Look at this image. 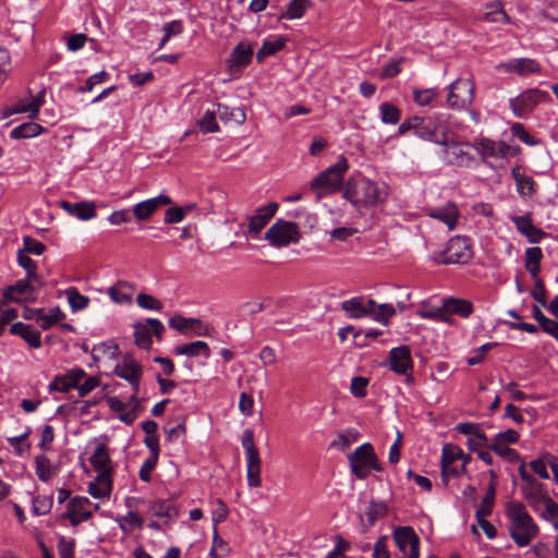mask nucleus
Masks as SVG:
<instances>
[{
    "instance_id": "nucleus-40",
    "label": "nucleus",
    "mask_w": 558,
    "mask_h": 558,
    "mask_svg": "<svg viewBox=\"0 0 558 558\" xmlns=\"http://www.w3.org/2000/svg\"><path fill=\"white\" fill-rule=\"evenodd\" d=\"M525 499L535 511L539 512L547 510L548 502L554 501L544 495L543 490H526Z\"/></svg>"
},
{
    "instance_id": "nucleus-25",
    "label": "nucleus",
    "mask_w": 558,
    "mask_h": 558,
    "mask_svg": "<svg viewBox=\"0 0 558 558\" xmlns=\"http://www.w3.org/2000/svg\"><path fill=\"white\" fill-rule=\"evenodd\" d=\"M441 311L451 315H458L462 318H468L473 314L474 307L469 300L450 296L442 299V305L439 312Z\"/></svg>"
},
{
    "instance_id": "nucleus-19",
    "label": "nucleus",
    "mask_w": 558,
    "mask_h": 558,
    "mask_svg": "<svg viewBox=\"0 0 558 558\" xmlns=\"http://www.w3.org/2000/svg\"><path fill=\"white\" fill-rule=\"evenodd\" d=\"M112 374L129 381L135 376H143V366L131 353H125L114 366Z\"/></svg>"
},
{
    "instance_id": "nucleus-54",
    "label": "nucleus",
    "mask_w": 558,
    "mask_h": 558,
    "mask_svg": "<svg viewBox=\"0 0 558 558\" xmlns=\"http://www.w3.org/2000/svg\"><path fill=\"white\" fill-rule=\"evenodd\" d=\"M136 303L140 307L148 311L160 312L163 308L161 301L156 299L154 295L146 293H138L136 296Z\"/></svg>"
},
{
    "instance_id": "nucleus-31",
    "label": "nucleus",
    "mask_w": 558,
    "mask_h": 558,
    "mask_svg": "<svg viewBox=\"0 0 558 558\" xmlns=\"http://www.w3.org/2000/svg\"><path fill=\"white\" fill-rule=\"evenodd\" d=\"M310 0H291L286 9L280 12L278 20H296L304 16L305 12L310 8Z\"/></svg>"
},
{
    "instance_id": "nucleus-45",
    "label": "nucleus",
    "mask_w": 558,
    "mask_h": 558,
    "mask_svg": "<svg viewBox=\"0 0 558 558\" xmlns=\"http://www.w3.org/2000/svg\"><path fill=\"white\" fill-rule=\"evenodd\" d=\"M195 207L194 204L186 206H174L166 210L163 221L167 225L181 222L185 216Z\"/></svg>"
},
{
    "instance_id": "nucleus-17",
    "label": "nucleus",
    "mask_w": 558,
    "mask_h": 558,
    "mask_svg": "<svg viewBox=\"0 0 558 558\" xmlns=\"http://www.w3.org/2000/svg\"><path fill=\"white\" fill-rule=\"evenodd\" d=\"M510 220L514 223L517 230L524 235L530 243H539L547 235L545 231L533 225L532 215L530 213L523 216H511Z\"/></svg>"
},
{
    "instance_id": "nucleus-29",
    "label": "nucleus",
    "mask_w": 558,
    "mask_h": 558,
    "mask_svg": "<svg viewBox=\"0 0 558 558\" xmlns=\"http://www.w3.org/2000/svg\"><path fill=\"white\" fill-rule=\"evenodd\" d=\"M543 259V251L538 246L527 247L525 250V260L524 267L526 271L531 275L533 280L541 279V262Z\"/></svg>"
},
{
    "instance_id": "nucleus-23",
    "label": "nucleus",
    "mask_w": 558,
    "mask_h": 558,
    "mask_svg": "<svg viewBox=\"0 0 558 558\" xmlns=\"http://www.w3.org/2000/svg\"><path fill=\"white\" fill-rule=\"evenodd\" d=\"M511 177L515 182L517 192L521 197H532L537 192L538 185L536 181L532 177L526 175L520 166L512 168Z\"/></svg>"
},
{
    "instance_id": "nucleus-4",
    "label": "nucleus",
    "mask_w": 558,
    "mask_h": 558,
    "mask_svg": "<svg viewBox=\"0 0 558 558\" xmlns=\"http://www.w3.org/2000/svg\"><path fill=\"white\" fill-rule=\"evenodd\" d=\"M439 146L441 148L437 155L447 166L472 168L476 162L475 156L466 149L472 147V143L450 137V130L445 137H441Z\"/></svg>"
},
{
    "instance_id": "nucleus-20",
    "label": "nucleus",
    "mask_w": 558,
    "mask_h": 558,
    "mask_svg": "<svg viewBox=\"0 0 558 558\" xmlns=\"http://www.w3.org/2000/svg\"><path fill=\"white\" fill-rule=\"evenodd\" d=\"M60 207L70 216L83 221L90 220L97 216L96 205L94 202L82 201L71 203L69 201H61Z\"/></svg>"
},
{
    "instance_id": "nucleus-30",
    "label": "nucleus",
    "mask_w": 558,
    "mask_h": 558,
    "mask_svg": "<svg viewBox=\"0 0 558 558\" xmlns=\"http://www.w3.org/2000/svg\"><path fill=\"white\" fill-rule=\"evenodd\" d=\"M46 131V128L41 126L40 124L28 121L12 129L10 132V137L12 140L33 138L45 133Z\"/></svg>"
},
{
    "instance_id": "nucleus-1",
    "label": "nucleus",
    "mask_w": 558,
    "mask_h": 558,
    "mask_svg": "<svg viewBox=\"0 0 558 558\" xmlns=\"http://www.w3.org/2000/svg\"><path fill=\"white\" fill-rule=\"evenodd\" d=\"M509 521L508 532L519 547L529 546L538 535L539 529L529 514L525 507L519 501H508L505 510Z\"/></svg>"
},
{
    "instance_id": "nucleus-22",
    "label": "nucleus",
    "mask_w": 558,
    "mask_h": 558,
    "mask_svg": "<svg viewBox=\"0 0 558 558\" xmlns=\"http://www.w3.org/2000/svg\"><path fill=\"white\" fill-rule=\"evenodd\" d=\"M97 505L93 504L85 497H74L69 504V517L72 523H78L87 520Z\"/></svg>"
},
{
    "instance_id": "nucleus-62",
    "label": "nucleus",
    "mask_w": 558,
    "mask_h": 558,
    "mask_svg": "<svg viewBox=\"0 0 558 558\" xmlns=\"http://www.w3.org/2000/svg\"><path fill=\"white\" fill-rule=\"evenodd\" d=\"M36 474L41 481H47L51 476L50 461L45 454L35 458Z\"/></svg>"
},
{
    "instance_id": "nucleus-3",
    "label": "nucleus",
    "mask_w": 558,
    "mask_h": 558,
    "mask_svg": "<svg viewBox=\"0 0 558 558\" xmlns=\"http://www.w3.org/2000/svg\"><path fill=\"white\" fill-rule=\"evenodd\" d=\"M349 169V162L344 156L338 161L318 173L310 182V190L315 193L316 199L340 191L343 184V175Z\"/></svg>"
},
{
    "instance_id": "nucleus-14",
    "label": "nucleus",
    "mask_w": 558,
    "mask_h": 558,
    "mask_svg": "<svg viewBox=\"0 0 558 558\" xmlns=\"http://www.w3.org/2000/svg\"><path fill=\"white\" fill-rule=\"evenodd\" d=\"M253 56V45L240 41L227 59L228 71L231 74L241 72L252 62Z\"/></svg>"
},
{
    "instance_id": "nucleus-24",
    "label": "nucleus",
    "mask_w": 558,
    "mask_h": 558,
    "mask_svg": "<svg viewBox=\"0 0 558 558\" xmlns=\"http://www.w3.org/2000/svg\"><path fill=\"white\" fill-rule=\"evenodd\" d=\"M10 333L22 338L31 348L39 349L41 347V333L32 325L17 322L11 325Z\"/></svg>"
},
{
    "instance_id": "nucleus-13",
    "label": "nucleus",
    "mask_w": 558,
    "mask_h": 558,
    "mask_svg": "<svg viewBox=\"0 0 558 558\" xmlns=\"http://www.w3.org/2000/svg\"><path fill=\"white\" fill-rule=\"evenodd\" d=\"M391 372L396 374L413 373V360L409 345H399L388 352V359L384 363Z\"/></svg>"
},
{
    "instance_id": "nucleus-61",
    "label": "nucleus",
    "mask_w": 558,
    "mask_h": 558,
    "mask_svg": "<svg viewBox=\"0 0 558 558\" xmlns=\"http://www.w3.org/2000/svg\"><path fill=\"white\" fill-rule=\"evenodd\" d=\"M25 254L41 255L46 251V245L40 241L26 235L23 238V250Z\"/></svg>"
},
{
    "instance_id": "nucleus-12",
    "label": "nucleus",
    "mask_w": 558,
    "mask_h": 558,
    "mask_svg": "<svg viewBox=\"0 0 558 558\" xmlns=\"http://www.w3.org/2000/svg\"><path fill=\"white\" fill-rule=\"evenodd\" d=\"M393 539L403 553L401 558H420V538L411 526L397 527Z\"/></svg>"
},
{
    "instance_id": "nucleus-26",
    "label": "nucleus",
    "mask_w": 558,
    "mask_h": 558,
    "mask_svg": "<svg viewBox=\"0 0 558 558\" xmlns=\"http://www.w3.org/2000/svg\"><path fill=\"white\" fill-rule=\"evenodd\" d=\"M175 355H186L189 357L203 356L205 360L210 357V348L207 342L197 340L189 343L177 345L173 349Z\"/></svg>"
},
{
    "instance_id": "nucleus-2",
    "label": "nucleus",
    "mask_w": 558,
    "mask_h": 558,
    "mask_svg": "<svg viewBox=\"0 0 558 558\" xmlns=\"http://www.w3.org/2000/svg\"><path fill=\"white\" fill-rule=\"evenodd\" d=\"M387 193L378 184L365 177L349 178L342 197L357 210L372 208L386 199Z\"/></svg>"
},
{
    "instance_id": "nucleus-50",
    "label": "nucleus",
    "mask_w": 558,
    "mask_h": 558,
    "mask_svg": "<svg viewBox=\"0 0 558 558\" xmlns=\"http://www.w3.org/2000/svg\"><path fill=\"white\" fill-rule=\"evenodd\" d=\"M32 433L29 426L26 427L25 432L20 436L9 437L8 442L14 448L19 456H23L24 451L29 450L31 444L27 442V438Z\"/></svg>"
},
{
    "instance_id": "nucleus-59",
    "label": "nucleus",
    "mask_w": 558,
    "mask_h": 558,
    "mask_svg": "<svg viewBox=\"0 0 558 558\" xmlns=\"http://www.w3.org/2000/svg\"><path fill=\"white\" fill-rule=\"evenodd\" d=\"M554 458L550 456V454H546L537 460H533L530 462V468L531 470L533 471V473H535L536 475H538L539 477L542 478H549V473H548V470H547V464H549L548 461H554L553 460Z\"/></svg>"
},
{
    "instance_id": "nucleus-60",
    "label": "nucleus",
    "mask_w": 558,
    "mask_h": 558,
    "mask_svg": "<svg viewBox=\"0 0 558 558\" xmlns=\"http://www.w3.org/2000/svg\"><path fill=\"white\" fill-rule=\"evenodd\" d=\"M229 545L227 542H225L215 530L214 537H213V546L210 548V556L213 558H221L226 557L229 554Z\"/></svg>"
},
{
    "instance_id": "nucleus-47",
    "label": "nucleus",
    "mask_w": 558,
    "mask_h": 558,
    "mask_svg": "<svg viewBox=\"0 0 558 558\" xmlns=\"http://www.w3.org/2000/svg\"><path fill=\"white\" fill-rule=\"evenodd\" d=\"M439 96L437 88L413 89V100L420 107L432 105L433 101Z\"/></svg>"
},
{
    "instance_id": "nucleus-35",
    "label": "nucleus",
    "mask_w": 558,
    "mask_h": 558,
    "mask_svg": "<svg viewBox=\"0 0 558 558\" xmlns=\"http://www.w3.org/2000/svg\"><path fill=\"white\" fill-rule=\"evenodd\" d=\"M396 307L390 303L377 304L376 306H372V313H369V317L384 326H388L390 318L396 315Z\"/></svg>"
},
{
    "instance_id": "nucleus-7",
    "label": "nucleus",
    "mask_w": 558,
    "mask_h": 558,
    "mask_svg": "<svg viewBox=\"0 0 558 558\" xmlns=\"http://www.w3.org/2000/svg\"><path fill=\"white\" fill-rule=\"evenodd\" d=\"M417 125L414 126L413 134L424 141L440 145L441 137H445L449 131L445 114L436 113L427 117L416 116Z\"/></svg>"
},
{
    "instance_id": "nucleus-42",
    "label": "nucleus",
    "mask_w": 558,
    "mask_h": 558,
    "mask_svg": "<svg viewBox=\"0 0 558 558\" xmlns=\"http://www.w3.org/2000/svg\"><path fill=\"white\" fill-rule=\"evenodd\" d=\"M511 134L527 146H538L542 140L531 135L520 122H513L510 126Z\"/></svg>"
},
{
    "instance_id": "nucleus-34",
    "label": "nucleus",
    "mask_w": 558,
    "mask_h": 558,
    "mask_svg": "<svg viewBox=\"0 0 558 558\" xmlns=\"http://www.w3.org/2000/svg\"><path fill=\"white\" fill-rule=\"evenodd\" d=\"M532 316L539 324L544 332L550 335L558 341V322L546 317L537 305H533Z\"/></svg>"
},
{
    "instance_id": "nucleus-16",
    "label": "nucleus",
    "mask_w": 558,
    "mask_h": 558,
    "mask_svg": "<svg viewBox=\"0 0 558 558\" xmlns=\"http://www.w3.org/2000/svg\"><path fill=\"white\" fill-rule=\"evenodd\" d=\"M172 198L166 194H159L156 197L137 203L133 208L134 217L140 220H148L162 206L172 204Z\"/></svg>"
},
{
    "instance_id": "nucleus-48",
    "label": "nucleus",
    "mask_w": 558,
    "mask_h": 558,
    "mask_svg": "<svg viewBox=\"0 0 558 558\" xmlns=\"http://www.w3.org/2000/svg\"><path fill=\"white\" fill-rule=\"evenodd\" d=\"M402 485H417L420 488H432V482L428 477L420 475L408 469L403 475L400 476Z\"/></svg>"
},
{
    "instance_id": "nucleus-15",
    "label": "nucleus",
    "mask_w": 558,
    "mask_h": 558,
    "mask_svg": "<svg viewBox=\"0 0 558 558\" xmlns=\"http://www.w3.org/2000/svg\"><path fill=\"white\" fill-rule=\"evenodd\" d=\"M372 306H376V301L373 299H365L364 296H354L341 302L340 307L345 313V316L351 319H361L369 317Z\"/></svg>"
},
{
    "instance_id": "nucleus-63",
    "label": "nucleus",
    "mask_w": 558,
    "mask_h": 558,
    "mask_svg": "<svg viewBox=\"0 0 558 558\" xmlns=\"http://www.w3.org/2000/svg\"><path fill=\"white\" fill-rule=\"evenodd\" d=\"M288 40L289 39L287 36L281 35L276 40H264L262 46L264 50H266V53H268L269 56H275L277 52L286 48Z\"/></svg>"
},
{
    "instance_id": "nucleus-8",
    "label": "nucleus",
    "mask_w": 558,
    "mask_h": 558,
    "mask_svg": "<svg viewBox=\"0 0 558 558\" xmlns=\"http://www.w3.org/2000/svg\"><path fill=\"white\" fill-rule=\"evenodd\" d=\"M550 100L551 97L548 92L538 88H527L509 99V108L515 118L527 119L538 105Z\"/></svg>"
},
{
    "instance_id": "nucleus-18",
    "label": "nucleus",
    "mask_w": 558,
    "mask_h": 558,
    "mask_svg": "<svg viewBox=\"0 0 558 558\" xmlns=\"http://www.w3.org/2000/svg\"><path fill=\"white\" fill-rule=\"evenodd\" d=\"M279 208L278 203L270 202L267 205L256 209V213L250 218L248 231L253 235H257L275 216Z\"/></svg>"
},
{
    "instance_id": "nucleus-41",
    "label": "nucleus",
    "mask_w": 558,
    "mask_h": 558,
    "mask_svg": "<svg viewBox=\"0 0 558 558\" xmlns=\"http://www.w3.org/2000/svg\"><path fill=\"white\" fill-rule=\"evenodd\" d=\"M388 510L386 501L372 500L365 513L368 525L372 526L377 520L385 518Z\"/></svg>"
},
{
    "instance_id": "nucleus-10",
    "label": "nucleus",
    "mask_w": 558,
    "mask_h": 558,
    "mask_svg": "<svg viewBox=\"0 0 558 558\" xmlns=\"http://www.w3.org/2000/svg\"><path fill=\"white\" fill-rule=\"evenodd\" d=\"M265 240L277 247L287 246L290 243H298L300 240L299 226L292 221L278 219L266 231Z\"/></svg>"
},
{
    "instance_id": "nucleus-6",
    "label": "nucleus",
    "mask_w": 558,
    "mask_h": 558,
    "mask_svg": "<svg viewBox=\"0 0 558 558\" xmlns=\"http://www.w3.org/2000/svg\"><path fill=\"white\" fill-rule=\"evenodd\" d=\"M351 472L357 478H366L372 471H383L381 463L371 442H364L348 456Z\"/></svg>"
},
{
    "instance_id": "nucleus-46",
    "label": "nucleus",
    "mask_w": 558,
    "mask_h": 558,
    "mask_svg": "<svg viewBox=\"0 0 558 558\" xmlns=\"http://www.w3.org/2000/svg\"><path fill=\"white\" fill-rule=\"evenodd\" d=\"M162 31H163V36L158 44L159 50L162 49L167 45V43L171 39V37L183 33V31H184L183 23L180 20L171 21L169 23L163 24Z\"/></svg>"
},
{
    "instance_id": "nucleus-38",
    "label": "nucleus",
    "mask_w": 558,
    "mask_h": 558,
    "mask_svg": "<svg viewBox=\"0 0 558 558\" xmlns=\"http://www.w3.org/2000/svg\"><path fill=\"white\" fill-rule=\"evenodd\" d=\"M150 512L153 515L171 519L178 515L175 505L170 500H158L151 504Z\"/></svg>"
},
{
    "instance_id": "nucleus-32",
    "label": "nucleus",
    "mask_w": 558,
    "mask_h": 558,
    "mask_svg": "<svg viewBox=\"0 0 558 558\" xmlns=\"http://www.w3.org/2000/svg\"><path fill=\"white\" fill-rule=\"evenodd\" d=\"M496 141L482 137L480 140H475L472 143V148H474L481 157V161L485 165H488L489 158H497V148Z\"/></svg>"
},
{
    "instance_id": "nucleus-33",
    "label": "nucleus",
    "mask_w": 558,
    "mask_h": 558,
    "mask_svg": "<svg viewBox=\"0 0 558 558\" xmlns=\"http://www.w3.org/2000/svg\"><path fill=\"white\" fill-rule=\"evenodd\" d=\"M217 116L223 122L233 121L238 124H243L246 120L245 111L242 108H230L223 104H217Z\"/></svg>"
},
{
    "instance_id": "nucleus-9",
    "label": "nucleus",
    "mask_w": 558,
    "mask_h": 558,
    "mask_svg": "<svg viewBox=\"0 0 558 558\" xmlns=\"http://www.w3.org/2000/svg\"><path fill=\"white\" fill-rule=\"evenodd\" d=\"M92 466L98 472L95 481L88 484L87 488H99L98 483L104 484L105 488H112L113 482L111 477V469L109 466L111 460L109 457L108 447L105 444H99L93 454L89 457Z\"/></svg>"
},
{
    "instance_id": "nucleus-64",
    "label": "nucleus",
    "mask_w": 558,
    "mask_h": 558,
    "mask_svg": "<svg viewBox=\"0 0 558 558\" xmlns=\"http://www.w3.org/2000/svg\"><path fill=\"white\" fill-rule=\"evenodd\" d=\"M75 542L61 537L58 543L59 558H74Z\"/></svg>"
},
{
    "instance_id": "nucleus-56",
    "label": "nucleus",
    "mask_w": 558,
    "mask_h": 558,
    "mask_svg": "<svg viewBox=\"0 0 558 558\" xmlns=\"http://www.w3.org/2000/svg\"><path fill=\"white\" fill-rule=\"evenodd\" d=\"M489 449L509 462H514L520 459L519 452L515 449L508 447L506 444L492 442Z\"/></svg>"
},
{
    "instance_id": "nucleus-37",
    "label": "nucleus",
    "mask_w": 558,
    "mask_h": 558,
    "mask_svg": "<svg viewBox=\"0 0 558 558\" xmlns=\"http://www.w3.org/2000/svg\"><path fill=\"white\" fill-rule=\"evenodd\" d=\"M452 89H457V93L462 97L463 102L470 106L474 100L475 86L474 83L469 78H457L452 82Z\"/></svg>"
},
{
    "instance_id": "nucleus-36",
    "label": "nucleus",
    "mask_w": 558,
    "mask_h": 558,
    "mask_svg": "<svg viewBox=\"0 0 558 558\" xmlns=\"http://www.w3.org/2000/svg\"><path fill=\"white\" fill-rule=\"evenodd\" d=\"M378 110H379L380 121L384 124L396 125L401 120V114H402L401 110L397 106H395L393 104H391L389 101H385V102L380 104L378 107Z\"/></svg>"
},
{
    "instance_id": "nucleus-27",
    "label": "nucleus",
    "mask_w": 558,
    "mask_h": 558,
    "mask_svg": "<svg viewBox=\"0 0 558 558\" xmlns=\"http://www.w3.org/2000/svg\"><path fill=\"white\" fill-rule=\"evenodd\" d=\"M27 292L34 293L35 287L28 280L20 279L14 284L5 287L2 291V296L7 303H22L23 300L19 295H24Z\"/></svg>"
},
{
    "instance_id": "nucleus-57",
    "label": "nucleus",
    "mask_w": 558,
    "mask_h": 558,
    "mask_svg": "<svg viewBox=\"0 0 558 558\" xmlns=\"http://www.w3.org/2000/svg\"><path fill=\"white\" fill-rule=\"evenodd\" d=\"M368 378L355 376L351 379L350 392L355 398H364L367 395Z\"/></svg>"
},
{
    "instance_id": "nucleus-55",
    "label": "nucleus",
    "mask_w": 558,
    "mask_h": 558,
    "mask_svg": "<svg viewBox=\"0 0 558 558\" xmlns=\"http://www.w3.org/2000/svg\"><path fill=\"white\" fill-rule=\"evenodd\" d=\"M498 344V342H487L474 349L472 355L466 359L468 365L474 366L481 364L485 359V354L492 349L496 348Z\"/></svg>"
},
{
    "instance_id": "nucleus-49",
    "label": "nucleus",
    "mask_w": 558,
    "mask_h": 558,
    "mask_svg": "<svg viewBox=\"0 0 558 558\" xmlns=\"http://www.w3.org/2000/svg\"><path fill=\"white\" fill-rule=\"evenodd\" d=\"M216 110L207 109L203 117L197 121L199 129L203 133H215L219 131V125L216 121Z\"/></svg>"
},
{
    "instance_id": "nucleus-51",
    "label": "nucleus",
    "mask_w": 558,
    "mask_h": 558,
    "mask_svg": "<svg viewBox=\"0 0 558 558\" xmlns=\"http://www.w3.org/2000/svg\"><path fill=\"white\" fill-rule=\"evenodd\" d=\"M33 511L37 515L46 514L52 507V497L49 495H33Z\"/></svg>"
},
{
    "instance_id": "nucleus-44",
    "label": "nucleus",
    "mask_w": 558,
    "mask_h": 558,
    "mask_svg": "<svg viewBox=\"0 0 558 558\" xmlns=\"http://www.w3.org/2000/svg\"><path fill=\"white\" fill-rule=\"evenodd\" d=\"M65 318V314L59 306L49 308L48 314L44 312L43 316L38 317V324L43 330L50 329L56 323Z\"/></svg>"
},
{
    "instance_id": "nucleus-39",
    "label": "nucleus",
    "mask_w": 558,
    "mask_h": 558,
    "mask_svg": "<svg viewBox=\"0 0 558 558\" xmlns=\"http://www.w3.org/2000/svg\"><path fill=\"white\" fill-rule=\"evenodd\" d=\"M464 456L463 450L453 444H445L441 450V465L448 470L449 464L457 463Z\"/></svg>"
},
{
    "instance_id": "nucleus-21",
    "label": "nucleus",
    "mask_w": 558,
    "mask_h": 558,
    "mask_svg": "<svg viewBox=\"0 0 558 558\" xmlns=\"http://www.w3.org/2000/svg\"><path fill=\"white\" fill-rule=\"evenodd\" d=\"M500 68L508 73H515L520 76L539 73L542 70L541 64L536 60L530 58L510 59L509 61L501 63Z\"/></svg>"
},
{
    "instance_id": "nucleus-53",
    "label": "nucleus",
    "mask_w": 558,
    "mask_h": 558,
    "mask_svg": "<svg viewBox=\"0 0 558 558\" xmlns=\"http://www.w3.org/2000/svg\"><path fill=\"white\" fill-rule=\"evenodd\" d=\"M109 77H110V74L105 70H102L98 73H95V74L90 75L89 77H87V80L85 81V84L82 86H78L76 88V92L80 94L89 93L94 89V87L96 85L106 82L107 80H109Z\"/></svg>"
},
{
    "instance_id": "nucleus-11",
    "label": "nucleus",
    "mask_w": 558,
    "mask_h": 558,
    "mask_svg": "<svg viewBox=\"0 0 558 558\" xmlns=\"http://www.w3.org/2000/svg\"><path fill=\"white\" fill-rule=\"evenodd\" d=\"M133 328L135 344L142 349H149L151 347L153 335L160 340L165 331V326L158 318H147L145 322H136Z\"/></svg>"
},
{
    "instance_id": "nucleus-28",
    "label": "nucleus",
    "mask_w": 558,
    "mask_h": 558,
    "mask_svg": "<svg viewBox=\"0 0 558 558\" xmlns=\"http://www.w3.org/2000/svg\"><path fill=\"white\" fill-rule=\"evenodd\" d=\"M428 216L444 222L449 230H452L457 225L459 210L454 203H448L442 208L432 210Z\"/></svg>"
},
{
    "instance_id": "nucleus-58",
    "label": "nucleus",
    "mask_w": 558,
    "mask_h": 558,
    "mask_svg": "<svg viewBox=\"0 0 558 558\" xmlns=\"http://www.w3.org/2000/svg\"><path fill=\"white\" fill-rule=\"evenodd\" d=\"M198 323V318H186L182 315H174L169 319V327L181 332L185 333L189 328H191L192 324Z\"/></svg>"
},
{
    "instance_id": "nucleus-5",
    "label": "nucleus",
    "mask_w": 558,
    "mask_h": 558,
    "mask_svg": "<svg viewBox=\"0 0 558 558\" xmlns=\"http://www.w3.org/2000/svg\"><path fill=\"white\" fill-rule=\"evenodd\" d=\"M438 265L468 264L473 258L472 240L465 235L452 236L442 251H435L429 256Z\"/></svg>"
},
{
    "instance_id": "nucleus-52",
    "label": "nucleus",
    "mask_w": 558,
    "mask_h": 558,
    "mask_svg": "<svg viewBox=\"0 0 558 558\" xmlns=\"http://www.w3.org/2000/svg\"><path fill=\"white\" fill-rule=\"evenodd\" d=\"M496 490H488V493L484 496L481 505L475 511L476 519H485L490 515L493 512L494 504L496 500Z\"/></svg>"
},
{
    "instance_id": "nucleus-43",
    "label": "nucleus",
    "mask_w": 558,
    "mask_h": 558,
    "mask_svg": "<svg viewBox=\"0 0 558 558\" xmlns=\"http://www.w3.org/2000/svg\"><path fill=\"white\" fill-rule=\"evenodd\" d=\"M65 294L68 296L69 305L73 312L85 310L89 304V298L81 294L74 287L66 289Z\"/></svg>"
}]
</instances>
